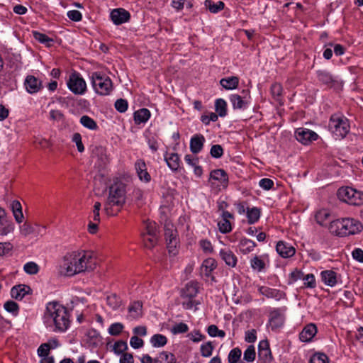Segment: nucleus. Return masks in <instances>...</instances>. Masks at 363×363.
<instances>
[{"label":"nucleus","instance_id":"4d7b16f0","mask_svg":"<svg viewBox=\"0 0 363 363\" xmlns=\"http://www.w3.org/2000/svg\"><path fill=\"white\" fill-rule=\"evenodd\" d=\"M34 224H32L28 222H25L21 227H20V232L22 235L24 237H27L29 235L33 234L34 232Z\"/></svg>","mask_w":363,"mask_h":363},{"label":"nucleus","instance_id":"79ce46f5","mask_svg":"<svg viewBox=\"0 0 363 363\" xmlns=\"http://www.w3.org/2000/svg\"><path fill=\"white\" fill-rule=\"evenodd\" d=\"M215 110L220 117L227 115V103L223 99H218L215 101Z\"/></svg>","mask_w":363,"mask_h":363},{"label":"nucleus","instance_id":"13d9d810","mask_svg":"<svg viewBox=\"0 0 363 363\" xmlns=\"http://www.w3.org/2000/svg\"><path fill=\"white\" fill-rule=\"evenodd\" d=\"M124 326L121 323H115L110 325L108 331L111 335L117 336L120 335L123 330Z\"/></svg>","mask_w":363,"mask_h":363},{"label":"nucleus","instance_id":"4468645a","mask_svg":"<svg viewBox=\"0 0 363 363\" xmlns=\"http://www.w3.org/2000/svg\"><path fill=\"white\" fill-rule=\"evenodd\" d=\"M136 173L141 182L148 183L151 180V176L147 172L146 164L143 159L138 160L135 163Z\"/></svg>","mask_w":363,"mask_h":363},{"label":"nucleus","instance_id":"ea45409f","mask_svg":"<svg viewBox=\"0 0 363 363\" xmlns=\"http://www.w3.org/2000/svg\"><path fill=\"white\" fill-rule=\"evenodd\" d=\"M204 5L206 8L208 9L210 12L213 13H218L225 7V4L223 1H218L217 3H215L212 0H206Z\"/></svg>","mask_w":363,"mask_h":363},{"label":"nucleus","instance_id":"aec40b11","mask_svg":"<svg viewBox=\"0 0 363 363\" xmlns=\"http://www.w3.org/2000/svg\"><path fill=\"white\" fill-rule=\"evenodd\" d=\"M212 180L218 181L221 186L225 188L228 184V176L223 169H214L210 173L209 182Z\"/></svg>","mask_w":363,"mask_h":363},{"label":"nucleus","instance_id":"4c0bfd02","mask_svg":"<svg viewBox=\"0 0 363 363\" xmlns=\"http://www.w3.org/2000/svg\"><path fill=\"white\" fill-rule=\"evenodd\" d=\"M250 267L254 271L261 272L264 271L266 264L261 257L255 255L250 259Z\"/></svg>","mask_w":363,"mask_h":363},{"label":"nucleus","instance_id":"a19ab883","mask_svg":"<svg viewBox=\"0 0 363 363\" xmlns=\"http://www.w3.org/2000/svg\"><path fill=\"white\" fill-rule=\"evenodd\" d=\"M144 225L145 229L141 233V235H157V230L155 222L147 220L144 223Z\"/></svg>","mask_w":363,"mask_h":363},{"label":"nucleus","instance_id":"bb28decb","mask_svg":"<svg viewBox=\"0 0 363 363\" xmlns=\"http://www.w3.org/2000/svg\"><path fill=\"white\" fill-rule=\"evenodd\" d=\"M323 282L329 286L333 287L337 284V274L333 270H324L320 272Z\"/></svg>","mask_w":363,"mask_h":363},{"label":"nucleus","instance_id":"0eeeda50","mask_svg":"<svg viewBox=\"0 0 363 363\" xmlns=\"http://www.w3.org/2000/svg\"><path fill=\"white\" fill-rule=\"evenodd\" d=\"M67 85L68 89L76 95H82L86 91V82L77 72L69 74Z\"/></svg>","mask_w":363,"mask_h":363},{"label":"nucleus","instance_id":"473e14b6","mask_svg":"<svg viewBox=\"0 0 363 363\" xmlns=\"http://www.w3.org/2000/svg\"><path fill=\"white\" fill-rule=\"evenodd\" d=\"M150 111L145 108L136 111L133 114L134 121L135 124L146 123L150 118Z\"/></svg>","mask_w":363,"mask_h":363},{"label":"nucleus","instance_id":"c9c22d12","mask_svg":"<svg viewBox=\"0 0 363 363\" xmlns=\"http://www.w3.org/2000/svg\"><path fill=\"white\" fill-rule=\"evenodd\" d=\"M261 216V210L257 207L247 208L246 216L247 218V223L249 224H254L257 223Z\"/></svg>","mask_w":363,"mask_h":363},{"label":"nucleus","instance_id":"6ab92c4d","mask_svg":"<svg viewBox=\"0 0 363 363\" xmlns=\"http://www.w3.org/2000/svg\"><path fill=\"white\" fill-rule=\"evenodd\" d=\"M164 159L168 167L172 172H177L180 167V158L177 153L166 152L164 155Z\"/></svg>","mask_w":363,"mask_h":363},{"label":"nucleus","instance_id":"a211bd4d","mask_svg":"<svg viewBox=\"0 0 363 363\" xmlns=\"http://www.w3.org/2000/svg\"><path fill=\"white\" fill-rule=\"evenodd\" d=\"M284 318L279 309H273L269 313V324L272 330L281 328L284 325Z\"/></svg>","mask_w":363,"mask_h":363},{"label":"nucleus","instance_id":"7ed1b4c3","mask_svg":"<svg viewBox=\"0 0 363 363\" xmlns=\"http://www.w3.org/2000/svg\"><path fill=\"white\" fill-rule=\"evenodd\" d=\"M126 200V184L120 179L114 180L109 186L108 196L104 210L108 216H116L122 209Z\"/></svg>","mask_w":363,"mask_h":363},{"label":"nucleus","instance_id":"f257e3e1","mask_svg":"<svg viewBox=\"0 0 363 363\" xmlns=\"http://www.w3.org/2000/svg\"><path fill=\"white\" fill-rule=\"evenodd\" d=\"M43 320L46 328L54 333H65L71 324L67 308L57 301L46 304Z\"/></svg>","mask_w":363,"mask_h":363},{"label":"nucleus","instance_id":"39448f33","mask_svg":"<svg viewBox=\"0 0 363 363\" xmlns=\"http://www.w3.org/2000/svg\"><path fill=\"white\" fill-rule=\"evenodd\" d=\"M92 86L99 95H109L113 89V83L109 77L100 72L91 73L90 77Z\"/></svg>","mask_w":363,"mask_h":363},{"label":"nucleus","instance_id":"a18cd8bd","mask_svg":"<svg viewBox=\"0 0 363 363\" xmlns=\"http://www.w3.org/2000/svg\"><path fill=\"white\" fill-rule=\"evenodd\" d=\"M106 303L113 310H117L121 306V299L116 294H111L106 297Z\"/></svg>","mask_w":363,"mask_h":363},{"label":"nucleus","instance_id":"c756f323","mask_svg":"<svg viewBox=\"0 0 363 363\" xmlns=\"http://www.w3.org/2000/svg\"><path fill=\"white\" fill-rule=\"evenodd\" d=\"M229 99L235 110H244L248 107L249 102L238 94H231Z\"/></svg>","mask_w":363,"mask_h":363},{"label":"nucleus","instance_id":"49530a36","mask_svg":"<svg viewBox=\"0 0 363 363\" xmlns=\"http://www.w3.org/2000/svg\"><path fill=\"white\" fill-rule=\"evenodd\" d=\"M330 216V212L328 210L321 209L316 213L315 220L320 225H325V223L328 220Z\"/></svg>","mask_w":363,"mask_h":363},{"label":"nucleus","instance_id":"6e6552de","mask_svg":"<svg viewBox=\"0 0 363 363\" xmlns=\"http://www.w3.org/2000/svg\"><path fill=\"white\" fill-rule=\"evenodd\" d=\"M164 238L169 254L176 255L177 254V247L179 242L177 230L174 229L173 226L169 227V225H165Z\"/></svg>","mask_w":363,"mask_h":363},{"label":"nucleus","instance_id":"774afa93","mask_svg":"<svg viewBox=\"0 0 363 363\" xmlns=\"http://www.w3.org/2000/svg\"><path fill=\"white\" fill-rule=\"evenodd\" d=\"M210 154L214 158H220L223 155V149L220 145H213L211 148Z\"/></svg>","mask_w":363,"mask_h":363},{"label":"nucleus","instance_id":"a878e982","mask_svg":"<svg viewBox=\"0 0 363 363\" xmlns=\"http://www.w3.org/2000/svg\"><path fill=\"white\" fill-rule=\"evenodd\" d=\"M316 74L318 81L328 88H332L337 82L336 79L328 71L318 70Z\"/></svg>","mask_w":363,"mask_h":363},{"label":"nucleus","instance_id":"f03ea898","mask_svg":"<svg viewBox=\"0 0 363 363\" xmlns=\"http://www.w3.org/2000/svg\"><path fill=\"white\" fill-rule=\"evenodd\" d=\"M95 266L91 252H74L64 257L60 272L65 276L72 277L86 271H91Z\"/></svg>","mask_w":363,"mask_h":363},{"label":"nucleus","instance_id":"2eb2a0df","mask_svg":"<svg viewBox=\"0 0 363 363\" xmlns=\"http://www.w3.org/2000/svg\"><path fill=\"white\" fill-rule=\"evenodd\" d=\"M276 250L283 258L291 257L296 252L295 248L291 245L284 241H279L277 243Z\"/></svg>","mask_w":363,"mask_h":363},{"label":"nucleus","instance_id":"6e6d98bb","mask_svg":"<svg viewBox=\"0 0 363 363\" xmlns=\"http://www.w3.org/2000/svg\"><path fill=\"white\" fill-rule=\"evenodd\" d=\"M303 280L304 281V286L306 288L313 289L316 286L315 278L313 274H303Z\"/></svg>","mask_w":363,"mask_h":363},{"label":"nucleus","instance_id":"5701e85b","mask_svg":"<svg viewBox=\"0 0 363 363\" xmlns=\"http://www.w3.org/2000/svg\"><path fill=\"white\" fill-rule=\"evenodd\" d=\"M128 319L136 320L143 315V304L140 301H134L130 304L128 308Z\"/></svg>","mask_w":363,"mask_h":363},{"label":"nucleus","instance_id":"052dcab7","mask_svg":"<svg viewBox=\"0 0 363 363\" xmlns=\"http://www.w3.org/2000/svg\"><path fill=\"white\" fill-rule=\"evenodd\" d=\"M310 363H329V359L325 354L316 353L311 357Z\"/></svg>","mask_w":363,"mask_h":363},{"label":"nucleus","instance_id":"b1692460","mask_svg":"<svg viewBox=\"0 0 363 363\" xmlns=\"http://www.w3.org/2000/svg\"><path fill=\"white\" fill-rule=\"evenodd\" d=\"M206 139L201 134H196L190 140V150L194 154L199 153L203 147Z\"/></svg>","mask_w":363,"mask_h":363},{"label":"nucleus","instance_id":"c03bdc74","mask_svg":"<svg viewBox=\"0 0 363 363\" xmlns=\"http://www.w3.org/2000/svg\"><path fill=\"white\" fill-rule=\"evenodd\" d=\"M150 342L154 347H161L167 344V339L162 334H155L151 337Z\"/></svg>","mask_w":363,"mask_h":363},{"label":"nucleus","instance_id":"1a4fd4ad","mask_svg":"<svg viewBox=\"0 0 363 363\" xmlns=\"http://www.w3.org/2000/svg\"><path fill=\"white\" fill-rule=\"evenodd\" d=\"M344 230V237L354 235L363 230V225L358 220L351 218H342Z\"/></svg>","mask_w":363,"mask_h":363},{"label":"nucleus","instance_id":"69168bd1","mask_svg":"<svg viewBox=\"0 0 363 363\" xmlns=\"http://www.w3.org/2000/svg\"><path fill=\"white\" fill-rule=\"evenodd\" d=\"M128 107V101L123 99H117L115 102V108L120 113H124Z\"/></svg>","mask_w":363,"mask_h":363},{"label":"nucleus","instance_id":"f704fd0d","mask_svg":"<svg viewBox=\"0 0 363 363\" xmlns=\"http://www.w3.org/2000/svg\"><path fill=\"white\" fill-rule=\"evenodd\" d=\"M342 225V218L332 220L330 223L329 230L335 235L344 237V227Z\"/></svg>","mask_w":363,"mask_h":363},{"label":"nucleus","instance_id":"393cba45","mask_svg":"<svg viewBox=\"0 0 363 363\" xmlns=\"http://www.w3.org/2000/svg\"><path fill=\"white\" fill-rule=\"evenodd\" d=\"M219 255L226 265L230 267H235L238 263L237 256L228 249H221Z\"/></svg>","mask_w":363,"mask_h":363},{"label":"nucleus","instance_id":"58836bf2","mask_svg":"<svg viewBox=\"0 0 363 363\" xmlns=\"http://www.w3.org/2000/svg\"><path fill=\"white\" fill-rule=\"evenodd\" d=\"M33 35L36 40L42 44L45 45V46L48 48L51 47L54 43V40L52 38L38 31H33Z\"/></svg>","mask_w":363,"mask_h":363},{"label":"nucleus","instance_id":"37998d69","mask_svg":"<svg viewBox=\"0 0 363 363\" xmlns=\"http://www.w3.org/2000/svg\"><path fill=\"white\" fill-rule=\"evenodd\" d=\"M80 123L84 127L91 130H96L99 128L96 122L93 118L86 115L82 116L80 118Z\"/></svg>","mask_w":363,"mask_h":363},{"label":"nucleus","instance_id":"3c124183","mask_svg":"<svg viewBox=\"0 0 363 363\" xmlns=\"http://www.w3.org/2000/svg\"><path fill=\"white\" fill-rule=\"evenodd\" d=\"M214 347L212 345L211 342H207L204 344H202L200 347L201 356L203 357H209L212 355L213 350Z\"/></svg>","mask_w":363,"mask_h":363},{"label":"nucleus","instance_id":"e2e57ef3","mask_svg":"<svg viewBox=\"0 0 363 363\" xmlns=\"http://www.w3.org/2000/svg\"><path fill=\"white\" fill-rule=\"evenodd\" d=\"M4 308L8 312L12 313L14 315H17L18 312V305L13 301H8L4 303Z\"/></svg>","mask_w":363,"mask_h":363},{"label":"nucleus","instance_id":"c85d7f7f","mask_svg":"<svg viewBox=\"0 0 363 363\" xmlns=\"http://www.w3.org/2000/svg\"><path fill=\"white\" fill-rule=\"evenodd\" d=\"M270 93L274 99L279 105L282 106L284 104L283 99V87L281 84L275 82L271 85Z\"/></svg>","mask_w":363,"mask_h":363},{"label":"nucleus","instance_id":"20e7f679","mask_svg":"<svg viewBox=\"0 0 363 363\" xmlns=\"http://www.w3.org/2000/svg\"><path fill=\"white\" fill-rule=\"evenodd\" d=\"M328 126L336 138L339 139L345 138L350 128L347 118L340 113H335L330 116Z\"/></svg>","mask_w":363,"mask_h":363},{"label":"nucleus","instance_id":"603ef678","mask_svg":"<svg viewBox=\"0 0 363 363\" xmlns=\"http://www.w3.org/2000/svg\"><path fill=\"white\" fill-rule=\"evenodd\" d=\"M143 238V241L144 243V246L146 248L152 249L155 246L157 242V235L152 236V235H141Z\"/></svg>","mask_w":363,"mask_h":363},{"label":"nucleus","instance_id":"680f3d73","mask_svg":"<svg viewBox=\"0 0 363 363\" xmlns=\"http://www.w3.org/2000/svg\"><path fill=\"white\" fill-rule=\"evenodd\" d=\"M188 330H189V327L184 323H179L178 324H176L171 329V332L173 334L185 333L188 332Z\"/></svg>","mask_w":363,"mask_h":363},{"label":"nucleus","instance_id":"e433bc0d","mask_svg":"<svg viewBox=\"0 0 363 363\" xmlns=\"http://www.w3.org/2000/svg\"><path fill=\"white\" fill-rule=\"evenodd\" d=\"M11 208L16 221L18 223H21L23 219V214L22 212V206L21 203L17 200H14L11 203Z\"/></svg>","mask_w":363,"mask_h":363},{"label":"nucleus","instance_id":"9b49d317","mask_svg":"<svg viewBox=\"0 0 363 363\" xmlns=\"http://www.w3.org/2000/svg\"><path fill=\"white\" fill-rule=\"evenodd\" d=\"M24 87L30 94H35L43 89V82L33 75H28L23 83Z\"/></svg>","mask_w":363,"mask_h":363},{"label":"nucleus","instance_id":"cd10ccee","mask_svg":"<svg viewBox=\"0 0 363 363\" xmlns=\"http://www.w3.org/2000/svg\"><path fill=\"white\" fill-rule=\"evenodd\" d=\"M30 288L25 284H19L12 287L11 296L16 300H22L29 293Z\"/></svg>","mask_w":363,"mask_h":363},{"label":"nucleus","instance_id":"72a5a7b5","mask_svg":"<svg viewBox=\"0 0 363 363\" xmlns=\"http://www.w3.org/2000/svg\"><path fill=\"white\" fill-rule=\"evenodd\" d=\"M220 84L226 90L235 89L239 84V78L236 76L222 78L220 80Z\"/></svg>","mask_w":363,"mask_h":363},{"label":"nucleus","instance_id":"412c9836","mask_svg":"<svg viewBox=\"0 0 363 363\" xmlns=\"http://www.w3.org/2000/svg\"><path fill=\"white\" fill-rule=\"evenodd\" d=\"M86 342L89 347L96 348L102 344V337L95 329H90L86 333Z\"/></svg>","mask_w":363,"mask_h":363},{"label":"nucleus","instance_id":"4be33fe9","mask_svg":"<svg viewBox=\"0 0 363 363\" xmlns=\"http://www.w3.org/2000/svg\"><path fill=\"white\" fill-rule=\"evenodd\" d=\"M317 333V327L313 323L306 325L299 334L301 342H310Z\"/></svg>","mask_w":363,"mask_h":363},{"label":"nucleus","instance_id":"2f4dec72","mask_svg":"<svg viewBox=\"0 0 363 363\" xmlns=\"http://www.w3.org/2000/svg\"><path fill=\"white\" fill-rule=\"evenodd\" d=\"M256 243L252 240L247 238H242L238 244V248L241 253L247 255L254 250Z\"/></svg>","mask_w":363,"mask_h":363},{"label":"nucleus","instance_id":"0e129e2a","mask_svg":"<svg viewBox=\"0 0 363 363\" xmlns=\"http://www.w3.org/2000/svg\"><path fill=\"white\" fill-rule=\"evenodd\" d=\"M303 272L298 269H295L293 272H291L289 274V284H293L297 281L299 279H303Z\"/></svg>","mask_w":363,"mask_h":363},{"label":"nucleus","instance_id":"338daca9","mask_svg":"<svg viewBox=\"0 0 363 363\" xmlns=\"http://www.w3.org/2000/svg\"><path fill=\"white\" fill-rule=\"evenodd\" d=\"M258 357L259 359L262 361L264 363H270L272 360L271 350L258 352Z\"/></svg>","mask_w":363,"mask_h":363},{"label":"nucleus","instance_id":"bf43d9fd","mask_svg":"<svg viewBox=\"0 0 363 363\" xmlns=\"http://www.w3.org/2000/svg\"><path fill=\"white\" fill-rule=\"evenodd\" d=\"M218 228L220 233L226 234L231 231L232 227L229 220L222 219L218 223Z\"/></svg>","mask_w":363,"mask_h":363},{"label":"nucleus","instance_id":"de8ad7c7","mask_svg":"<svg viewBox=\"0 0 363 363\" xmlns=\"http://www.w3.org/2000/svg\"><path fill=\"white\" fill-rule=\"evenodd\" d=\"M158 359H160V360L159 359L160 363H177L175 356L172 353L165 351L160 353Z\"/></svg>","mask_w":363,"mask_h":363},{"label":"nucleus","instance_id":"7c9ffc66","mask_svg":"<svg viewBox=\"0 0 363 363\" xmlns=\"http://www.w3.org/2000/svg\"><path fill=\"white\" fill-rule=\"evenodd\" d=\"M217 267V262L214 258H207L203 260L201 270V272L207 277L211 275V272Z\"/></svg>","mask_w":363,"mask_h":363},{"label":"nucleus","instance_id":"f3484780","mask_svg":"<svg viewBox=\"0 0 363 363\" xmlns=\"http://www.w3.org/2000/svg\"><path fill=\"white\" fill-rule=\"evenodd\" d=\"M199 293V284L196 281H189L182 290L181 296L184 298L192 299Z\"/></svg>","mask_w":363,"mask_h":363},{"label":"nucleus","instance_id":"8fccbe9b","mask_svg":"<svg viewBox=\"0 0 363 363\" xmlns=\"http://www.w3.org/2000/svg\"><path fill=\"white\" fill-rule=\"evenodd\" d=\"M256 357L255 348L253 345H249L245 350L243 354V359L247 362H252L255 361Z\"/></svg>","mask_w":363,"mask_h":363},{"label":"nucleus","instance_id":"09e8293b","mask_svg":"<svg viewBox=\"0 0 363 363\" xmlns=\"http://www.w3.org/2000/svg\"><path fill=\"white\" fill-rule=\"evenodd\" d=\"M242 351L239 347L231 350L228 354V359L229 363H239Z\"/></svg>","mask_w":363,"mask_h":363},{"label":"nucleus","instance_id":"9d476101","mask_svg":"<svg viewBox=\"0 0 363 363\" xmlns=\"http://www.w3.org/2000/svg\"><path fill=\"white\" fill-rule=\"evenodd\" d=\"M296 140L303 145H308L318 138V135L309 129L305 128H298L295 131Z\"/></svg>","mask_w":363,"mask_h":363},{"label":"nucleus","instance_id":"5fc2aeb1","mask_svg":"<svg viewBox=\"0 0 363 363\" xmlns=\"http://www.w3.org/2000/svg\"><path fill=\"white\" fill-rule=\"evenodd\" d=\"M208 334L211 337H224L225 333L223 330H219L216 325H211L207 328Z\"/></svg>","mask_w":363,"mask_h":363},{"label":"nucleus","instance_id":"423d86ee","mask_svg":"<svg viewBox=\"0 0 363 363\" xmlns=\"http://www.w3.org/2000/svg\"><path fill=\"white\" fill-rule=\"evenodd\" d=\"M340 200L350 205L360 206L363 203V192L352 187L342 186L337 191Z\"/></svg>","mask_w":363,"mask_h":363},{"label":"nucleus","instance_id":"864d4df0","mask_svg":"<svg viewBox=\"0 0 363 363\" xmlns=\"http://www.w3.org/2000/svg\"><path fill=\"white\" fill-rule=\"evenodd\" d=\"M23 269L26 273L34 275L38 273L39 266L34 262H28L24 264Z\"/></svg>","mask_w":363,"mask_h":363},{"label":"nucleus","instance_id":"ddd939ff","mask_svg":"<svg viewBox=\"0 0 363 363\" xmlns=\"http://www.w3.org/2000/svg\"><path fill=\"white\" fill-rule=\"evenodd\" d=\"M111 18L114 24L121 25L130 18V13L124 9H116L111 12Z\"/></svg>","mask_w":363,"mask_h":363},{"label":"nucleus","instance_id":"dca6fc26","mask_svg":"<svg viewBox=\"0 0 363 363\" xmlns=\"http://www.w3.org/2000/svg\"><path fill=\"white\" fill-rule=\"evenodd\" d=\"M258 291L260 294L264 296L267 298H274L277 301L281 299L284 293L279 289L269 288L266 286H260L258 287Z\"/></svg>","mask_w":363,"mask_h":363},{"label":"nucleus","instance_id":"f8f14e48","mask_svg":"<svg viewBox=\"0 0 363 363\" xmlns=\"http://www.w3.org/2000/svg\"><path fill=\"white\" fill-rule=\"evenodd\" d=\"M13 230V221L7 218L5 211L0 208V235H6Z\"/></svg>","mask_w":363,"mask_h":363}]
</instances>
